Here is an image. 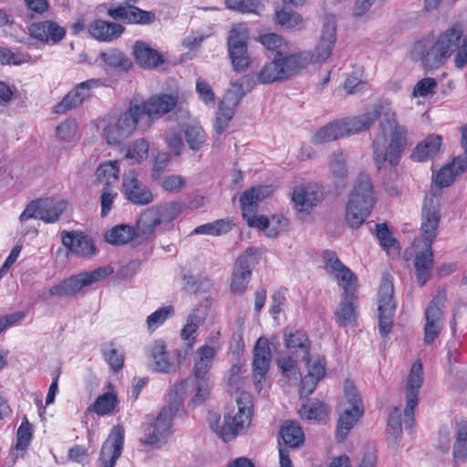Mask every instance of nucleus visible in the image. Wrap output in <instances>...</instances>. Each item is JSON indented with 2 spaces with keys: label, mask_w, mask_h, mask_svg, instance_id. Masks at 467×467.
Returning a JSON list of instances; mask_svg holds the SVG:
<instances>
[{
  "label": "nucleus",
  "mask_w": 467,
  "mask_h": 467,
  "mask_svg": "<svg viewBox=\"0 0 467 467\" xmlns=\"http://www.w3.org/2000/svg\"><path fill=\"white\" fill-rule=\"evenodd\" d=\"M119 173V166L118 161L104 162L96 171L98 180L105 182L107 185L114 182L118 179Z\"/></svg>",
  "instance_id": "864d4df0"
},
{
  "label": "nucleus",
  "mask_w": 467,
  "mask_h": 467,
  "mask_svg": "<svg viewBox=\"0 0 467 467\" xmlns=\"http://www.w3.org/2000/svg\"><path fill=\"white\" fill-rule=\"evenodd\" d=\"M186 179L178 174L165 176L161 182V188L167 192H181L186 186Z\"/></svg>",
  "instance_id": "338daca9"
},
{
  "label": "nucleus",
  "mask_w": 467,
  "mask_h": 467,
  "mask_svg": "<svg viewBox=\"0 0 467 467\" xmlns=\"http://www.w3.org/2000/svg\"><path fill=\"white\" fill-rule=\"evenodd\" d=\"M300 358H296L295 356L286 355L280 357L277 360L278 368L281 369L282 374L289 379L296 380L300 375L299 368L297 367V361Z\"/></svg>",
  "instance_id": "4d7b16f0"
},
{
  "label": "nucleus",
  "mask_w": 467,
  "mask_h": 467,
  "mask_svg": "<svg viewBox=\"0 0 467 467\" xmlns=\"http://www.w3.org/2000/svg\"><path fill=\"white\" fill-rule=\"evenodd\" d=\"M273 192L271 186L261 185L253 187L245 191L240 197V204L243 211V216L246 223H249L252 218L258 215L255 214L257 204L270 196Z\"/></svg>",
  "instance_id": "393cba45"
},
{
  "label": "nucleus",
  "mask_w": 467,
  "mask_h": 467,
  "mask_svg": "<svg viewBox=\"0 0 467 467\" xmlns=\"http://www.w3.org/2000/svg\"><path fill=\"white\" fill-rule=\"evenodd\" d=\"M357 296L355 293L344 295L336 311L337 322L342 326H351L357 318Z\"/></svg>",
  "instance_id": "4c0bfd02"
},
{
  "label": "nucleus",
  "mask_w": 467,
  "mask_h": 467,
  "mask_svg": "<svg viewBox=\"0 0 467 467\" xmlns=\"http://www.w3.org/2000/svg\"><path fill=\"white\" fill-rule=\"evenodd\" d=\"M174 314V308L172 306H166L158 308L152 314L147 317V328L152 332L161 327L169 317Z\"/></svg>",
  "instance_id": "6e6d98bb"
},
{
  "label": "nucleus",
  "mask_w": 467,
  "mask_h": 467,
  "mask_svg": "<svg viewBox=\"0 0 467 467\" xmlns=\"http://www.w3.org/2000/svg\"><path fill=\"white\" fill-rule=\"evenodd\" d=\"M148 365L156 372L168 373L174 369V364L171 361L166 350L164 341L155 340L147 348Z\"/></svg>",
  "instance_id": "a878e982"
},
{
  "label": "nucleus",
  "mask_w": 467,
  "mask_h": 467,
  "mask_svg": "<svg viewBox=\"0 0 467 467\" xmlns=\"http://www.w3.org/2000/svg\"><path fill=\"white\" fill-rule=\"evenodd\" d=\"M232 229V223L229 220L220 219L196 227L192 234L221 235Z\"/></svg>",
  "instance_id": "3c124183"
},
{
  "label": "nucleus",
  "mask_w": 467,
  "mask_h": 467,
  "mask_svg": "<svg viewBox=\"0 0 467 467\" xmlns=\"http://www.w3.org/2000/svg\"><path fill=\"white\" fill-rule=\"evenodd\" d=\"M182 402L175 397L172 404L162 408L155 422L148 427L144 438L140 440L144 445L156 447L166 441L170 434L172 418L179 410Z\"/></svg>",
  "instance_id": "9b49d317"
},
{
  "label": "nucleus",
  "mask_w": 467,
  "mask_h": 467,
  "mask_svg": "<svg viewBox=\"0 0 467 467\" xmlns=\"http://www.w3.org/2000/svg\"><path fill=\"white\" fill-rule=\"evenodd\" d=\"M378 130L372 141L374 161L379 169L396 166L408 143V130L400 124L391 103L382 100Z\"/></svg>",
  "instance_id": "f257e3e1"
},
{
  "label": "nucleus",
  "mask_w": 467,
  "mask_h": 467,
  "mask_svg": "<svg viewBox=\"0 0 467 467\" xmlns=\"http://www.w3.org/2000/svg\"><path fill=\"white\" fill-rule=\"evenodd\" d=\"M117 405V395L114 392H106L97 398L92 406V410L99 416H105L114 411Z\"/></svg>",
  "instance_id": "09e8293b"
},
{
  "label": "nucleus",
  "mask_w": 467,
  "mask_h": 467,
  "mask_svg": "<svg viewBox=\"0 0 467 467\" xmlns=\"http://www.w3.org/2000/svg\"><path fill=\"white\" fill-rule=\"evenodd\" d=\"M142 122L138 107L130 104L123 114L104 117L100 126L107 142L117 145L130 137L137 129L142 130Z\"/></svg>",
  "instance_id": "0eeeda50"
},
{
  "label": "nucleus",
  "mask_w": 467,
  "mask_h": 467,
  "mask_svg": "<svg viewBox=\"0 0 467 467\" xmlns=\"http://www.w3.org/2000/svg\"><path fill=\"white\" fill-rule=\"evenodd\" d=\"M433 266V254L431 245L423 244L422 251L416 253L415 272L418 284L422 286L430 278L431 271Z\"/></svg>",
  "instance_id": "473e14b6"
},
{
  "label": "nucleus",
  "mask_w": 467,
  "mask_h": 467,
  "mask_svg": "<svg viewBox=\"0 0 467 467\" xmlns=\"http://www.w3.org/2000/svg\"><path fill=\"white\" fill-rule=\"evenodd\" d=\"M441 203L439 196L431 192L425 196L421 210L420 239L414 242L416 247L422 242L431 245L439 233Z\"/></svg>",
  "instance_id": "9d476101"
},
{
  "label": "nucleus",
  "mask_w": 467,
  "mask_h": 467,
  "mask_svg": "<svg viewBox=\"0 0 467 467\" xmlns=\"http://www.w3.org/2000/svg\"><path fill=\"white\" fill-rule=\"evenodd\" d=\"M235 111V108L227 106L222 101L220 102L218 110L216 112V120L214 124V128L217 133L222 134L225 130Z\"/></svg>",
  "instance_id": "13d9d810"
},
{
  "label": "nucleus",
  "mask_w": 467,
  "mask_h": 467,
  "mask_svg": "<svg viewBox=\"0 0 467 467\" xmlns=\"http://www.w3.org/2000/svg\"><path fill=\"white\" fill-rule=\"evenodd\" d=\"M377 238L379 242L380 246L388 253L390 256H398L400 254V246L397 240L392 236V234L389 230L387 224L380 223L376 225Z\"/></svg>",
  "instance_id": "a18cd8bd"
},
{
  "label": "nucleus",
  "mask_w": 467,
  "mask_h": 467,
  "mask_svg": "<svg viewBox=\"0 0 467 467\" xmlns=\"http://www.w3.org/2000/svg\"><path fill=\"white\" fill-rule=\"evenodd\" d=\"M247 224L250 227L265 230L268 237L275 238L287 229L288 221L283 215H274L271 219L261 215L252 218Z\"/></svg>",
  "instance_id": "7c9ffc66"
},
{
  "label": "nucleus",
  "mask_w": 467,
  "mask_h": 467,
  "mask_svg": "<svg viewBox=\"0 0 467 467\" xmlns=\"http://www.w3.org/2000/svg\"><path fill=\"white\" fill-rule=\"evenodd\" d=\"M244 369L241 365H234L230 369V375L228 378V392L231 394H241L243 388L245 384L244 378L242 377Z\"/></svg>",
  "instance_id": "e2e57ef3"
},
{
  "label": "nucleus",
  "mask_w": 467,
  "mask_h": 467,
  "mask_svg": "<svg viewBox=\"0 0 467 467\" xmlns=\"http://www.w3.org/2000/svg\"><path fill=\"white\" fill-rule=\"evenodd\" d=\"M437 81L433 78H424L414 85L411 98L426 99L429 95L435 93Z\"/></svg>",
  "instance_id": "680f3d73"
},
{
  "label": "nucleus",
  "mask_w": 467,
  "mask_h": 467,
  "mask_svg": "<svg viewBox=\"0 0 467 467\" xmlns=\"http://www.w3.org/2000/svg\"><path fill=\"white\" fill-rule=\"evenodd\" d=\"M272 353L266 337H259L253 349V377L258 391L262 389V381L269 370Z\"/></svg>",
  "instance_id": "6ab92c4d"
},
{
  "label": "nucleus",
  "mask_w": 467,
  "mask_h": 467,
  "mask_svg": "<svg viewBox=\"0 0 467 467\" xmlns=\"http://www.w3.org/2000/svg\"><path fill=\"white\" fill-rule=\"evenodd\" d=\"M124 442V428L116 425L112 428L106 441L103 443L100 456L99 467H114L117 459L120 456Z\"/></svg>",
  "instance_id": "4be33fe9"
},
{
  "label": "nucleus",
  "mask_w": 467,
  "mask_h": 467,
  "mask_svg": "<svg viewBox=\"0 0 467 467\" xmlns=\"http://www.w3.org/2000/svg\"><path fill=\"white\" fill-rule=\"evenodd\" d=\"M375 202L373 186L368 174H360L355 181L346 210V221L352 227H359L369 215Z\"/></svg>",
  "instance_id": "39448f33"
},
{
  "label": "nucleus",
  "mask_w": 467,
  "mask_h": 467,
  "mask_svg": "<svg viewBox=\"0 0 467 467\" xmlns=\"http://www.w3.org/2000/svg\"><path fill=\"white\" fill-rule=\"evenodd\" d=\"M313 60L309 51H302L296 54L275 58L266 63L258 73V81L263 84H273L285 80L306 68Z\"/></svg>",
  "instance_id": "20e7f679"
},
{
  "label": "nucleus",
  "mask_w": 467,
  "mask_h": 467,
  "mask_svg": "<svg viewBox=\"0 0 467 467\" xmlns=\"http://www.w3.org/2000/svg\"><path fill=\"white\" fill-rule=\"evenodd\" d=\"M84 286H88L83 273L67 278L63 282L52 286L49 295L52 296H70L76 295Z\"/></svg>",
  "instance_id": "c9c22d12"
},
{
  "label": "nucleus",
  "mask_w": 467,
  "mask_h": 467,
  "mask_svg": "<svg viewBox=\"0 0 467 467\" xmlns=\"http://www.w3.org/2000/svg\"><path fill=\"white\" fill-rule=\"evenodd\" d=\"M388 432L398 442L402 435L401 411L398 407L391 410L388 420Z\"/></svg>",
  "instance_id": "69168bd1"
},
{
  "label": "nucleus",
  "mask_w": 467,
  "mask_h": 467,
  "mask_svg": "<svg viewBox=\"0 0 467 467\" xmlns=\"http://www.w3.org/2000/svg\"><path fill=\"white\" fill-rule=\"evenodd\" d=\"M299 415L302 420H321L327 415V409L320 401H309L302 405L299 410Z\"/></svg>",
  "instance_id": "603ef678"
},
{
  "label": "nucleus",
  "mask_w": 467,
  "mask_h": 467,
  "mask_svg": "<svg viewBox=\"0 0 467 467\" xmlns=\"http://www.w3.org/2000/svg\"><path fill=\"white\" fill-rule=\"evenodd\" d=\"M275 20L278 25L285 28L302 29L305 26L304 19L300 14L288 10L285 7L275 12Z\"/></svg>",
  "instance_id": "de8ad7c7"
},
{
  "label": "nucleus",
  "mask_w": 467,
  "mask_h": 467,
  "mask_svg": "<svg viewBox=\"0 0 467 467\" xmlns=\"http://www.w3.org/2000/svg\"><path fill=\"white\" fill-rule=\"evenodd\" d=\"M100 11L106 10L107 15L114 21L125 24H150L155 20V15L131 5H103Z\"/></svg>",
  "instance_id": "f3484780"
},
{
  "label": "nucleus",
  "mask_w": 467,
  "mask_h": 467,
  "mask_svg": "<svg viewBox=\"0 0 467 467\" xmlns=\"http://www.w3.org/2000/svg\"><path fill=\"white\" fill-rule=\"evenodd\" d=\"M441 145V136L430 135L420 143H418L410 157L415 161H425L431 158H433L438 153Z\"/></svg>",
  "instance_id": "f704fd0d"
},
{
  "label": "nucleus",
  "mask_w": 467,
  "mask_h": 467,
  "mask_svg": "<svg viewBox=\"0 0 467 467\" xmlns=\"http://www.w3.org/2000/svg\"><path fill=\"white\" fill-rule=\"evenodd\" d=\"M343 130L339 119L333 121L319 129L313 136L312 141L316 144L330 142L343 138Z\"/></svg>",
  "instance_id": "37998d69"
},
{
  "label": "nucleus",
  "mask_w": 467,
  "mask_h": 467,
  "mask_svg": "<svg viewBox=\"0 0 467 467\" xmlns=\"http://www.w3.org/2000/svg\"><path fill=\"white\" fill-rule=\"evenodd\" d=\"M258 262L257 250L250 247L247 248L244 253L240 255L234 264L231 289L235 295H242L250 281L252 268Z\"/></svg>",
  "instance_id": "2eb2a0df"
},
{
  "label": "nucleus",
  "mask_w": 467,
  "mask_h": 467,
  "mask_svg": "<svg viewBox=\"0 0 467 467\" xmlns=\"http://www.w3.org/2000/svg\"><path fill=\"white\" fill-rule=\"evenodd\" d=\"M195 90L200 100H202L208 107H214L215 94L208 81L202 78H197Z\"/></svg>",
  "instance_id": "0e129e2a"
},
{
  "label": "nucleus",
  "mask_w": 467,
  "mask_h": 467,
  "mask_svg": "<svg viewBox=\"0 0 467 467\" xmlns=\"http://www.w3.org/2000/svg\"><path fill=\"white\" fill-rule=\"evenodd\" d=\"M62 243L78 256L90 257L97 253L92 240L81 233H63Z\"/></svg>",
  "instance_id": "bb28decb"
},
{
  "label": "nucleus",
  "mask_w": 467,
  "mask_h": 467,
  "mask_svg": "<svg viewBox=\"0 0 467 467\" xmlns=\"http://www.w3.org/2000/svg\"><path fill=\"white\" fill-rule=\"evenodd\" d=\"M340 403L347 404V408L364 411L363 403L357 388L350 382L345 384V400Z\"/></svg>",
  "instance_id": "774afa93"
},
{
  "label": "nucleus",
  "mask_w": 467,
  "mask_h": 467,
  "mask_svg": "<svg viewBox=\"0 0 467 467\" xmlns=\"http://www.w3.org/2000/svg\"><path fill=\"white\" fill-rule=\"evenodd\" d=\"M40 220L53 223L58 221L60 215L66 211L67 203L63 200L50 198L39 199Z\"/></svg>",
  "instance_id": "e433bc0d"
},
{
  "label": "nucleus",
  "mask_w": 467,
  "mask_h": 467,
  "mask_svg": "<svg viewBox=\"0 0 467 467\" xmlns=\"http://www.w3.org/2000/svg\"><path fill=\"white\" fill-rule=\"evenodd\" d=\"M218 352L216 341L213 346L203 345L196 350L193 366V379H187L173 388L174 396L182 401L188 392H193L192 402L194 405L203 402L210 394L209 370L212 368L213 358Z\"/></svg>",
  "instance_id": "f03ea898"
},
{
  "label": "nucleus",
  "mask_w": 467,
  "mask_h": 467,
  "mask_svg": "<svg viewBox=\"0 0 467 467\" xmlns=\"http://www.w3.org/2000/svg\"><path fill=\"white\" fill-rule=\"evenodd\" d=\"M184 137L189 148L194 151L200 150L206 142L204 130L197 125L187 126L184 130Z\"/></svg>",
  "instance_id": "8fccbe9b"
},
{
  "label": "nucleus",
  "mask_w": 467,
  "mask_h": 467,
  "mask_svg": "<svg viewBox=\"0 0 467 467\" xmlns=\"http://www.w3.org/2000/svg\"><path fill=\"white\" fill-rule=\"evenodd\" d=\"M453 455L457 461L467 460V423L458 429L457 438L453 445Z\"/></svg>",
  "instance_id": "bf43d9fd"
},
{
  "label": "nucleus",
  "mask_w": 467,
  "mask_h": 467,
  "mask_svg": "<svg viewBox=\"0 0 467 467\" xmlns=\"http://www.w3.org/2000/svg\"><path fill=\"white\" fill-rule=\"evenodd\" d=\"M150 143L145 139L135 140L126 150L125 159L130 165L139 164L148 158Z\"/></svg>",
  "instance_id": "ea45409f"
},
{
  "label": "nucleus",
  "mask_w": 467,
  "mask_h": 467,
  "mask_svg": "<svg viewBox=\"0 0 467 467\" xmlns=\"http://www.w3.org/2000/svg\"><path fill=\"white\" fill-rule=\"evenodd\" d=\"M179 96L176 92L151 95L141 104H135L143 120L142 130H148L155 119L172 111L177 106Z\"/></svg>",
  "instance_id": "1a4fd4ad"
},
{
  "label": "nucleus",
  "mask_w": 467,
  "mask_h": 467,
  "mask_svg": "<svg viewBox=\"0 0 467 467\" xmlns=\"http://www.w3.org/2000/svg\"><path fill=\"white\" fill-rule=\"evenodd\" d=\"M285 346L288 355L306 359L310 354L311 344L307 335L301 330L285 332Z\"/></svg>",
  "instance_id": "cd10ccee"
},
{
  "label": "nucleus",
  "mask_w": 467,
  "mask_h": 467,
  "mask_svg": "<svg viewBox=\"0 0 467 467\" xmlns=\"http://www.w3.org/2000/svg\"><path fill=\"white\" fill-rule=\"evenodd\" d=\"M125 28L119 24L102 19L94 20L88 26V32L97 40L110 42L119 38Z\"/></svg>",
  "instance_id": "c756f323"
},
{
  "label": "nucleus",
  "mask_w": 467,
  "mask_h": 467,
  "mask_svg": "<svg viewBox=\"0 0 467 467\" xmlns=\"http://www.w3.org/2000/svg\"><path fill=\"white\" fill-rule=\"evenodd\" d=\"M237 410H233L224 416L223 422L216 419L211 422V428L224 441L234 439L251 423L253 400L247 391L241 392L236 398Z\"/></svg>",
  "instance_id": "423d86ee"
},
{
  "label": "nucleus",
  "mask_w": 467,
  "mask_h": 467,
  "mask_svg": "<svg viewBox=\"0 0 467 467\" xmlns=\"http://www.w3.org/2000/svg\"><path fill=\"white\" fill-rule=\"evenodd\" d=\"M133 56L137 64L144 68H153L163 63L161 53L143 41L135 42Z\"/></svg>",
  "instance_id": "2f4dec72"
},
{
  "label": "nucleus",
  "mask_w": 467,
  "mask_h": 467,
  "mask_svg": "<svg viewBox=\"0 0 467 467\" xmlns=\"http://www.w3.org/2000/svg\"><path fill=\"white\" fill-rule=\"evenodd\" d=\"M248 28L244 25H238L231 31L228 37V51L232 65L236 71H243L250 65L247 52Z\"/></svg>",
  "instance_id": "4468645a"
},
{
  "label": "nucleus",
  "mask_w": 467,
  "mask_h": 467,
  "mask_svg": "<svg viewBox=\"0 0 467 467\" xmlns=\"http://www.w3.org/2000/svg\"><path fill=\"white\" fill-rule=\"evenodd\" d=\"M380 106L381 101H378L364 114L339 119L344 137L358 134L368 130L379 118Z\"/></svg>",
  "instance_id": "b1692460"
},
{
  "label": "nucleus",
  "mask_w": 467,
  "mask_h": 467,
  "mask_svg": "<svg viewBox=\"0 0 467 467\" xmlns=\"http://www.w3.org/2000/svg\"><path fill=\"white\" fill-rule=\"evenodd\" d=\"M28 35L45 45H56L66 36L67 29L57 21L46 19L32 23L27 27Z\"/></svg>",
  "instance_id": "aec40b11"
},
{
  "label": "nucleus",
  "mask_w": 467,
  "mask_h": 467,
  "mask_svg": "<svg viewBox=\"0 0 467 467\" xmlns=\"http://www.w3.org/2000/svg\"><path fill=\"white\" fill-rule=\"evenodd\" d=\"M364 411L347 408V404H339V417L337 424V438L343 441L349 431L356 425L362 417Z\"/></svg>",
  "instance_id": "72a5a7b5"
},
{
  "label": "nucleus",
  "mask_w": 467,
  "mask_h": 467,
  "mask_svg": "<svg viewBox=\"0 0 467 467\" xmlns=\"http://www.w3.org/2000/svg\"><path fill=\"white\" fill-rule=\"evenodd\" d=\"M323 197L321 187L314 183L297 186L292 192L294 208L300 213L311 210L321 202Z\"/></svg>",
  "instance_id": "5701e85b"
},
{
  "label": "nucleus",
  "mask_w": 467,
  "mask_h": 467,
  "mask_svg": "<svg viewBox=\"0 0 467 467\" xmlns=\"http://www.w3.org/2000/svg\"><path fill=\"white\" fill-rule=\"evenodd\" d=\"M424 381L423 368L420 361H415L406 382V408L404 410L405 428L410 431L414 423V409L418 404L419 392Z\"/></svg>",
  "instance_id": "ddd939ff"
},
{
  "label": "nucleus",
  "mask_w": 467,
  "mask_h": 467,
  "mask_svg": "<svg viewBox=\"0 0 467 467\" xmlns=\"http://www.w3.org/2000/svg\"><path fill=\"white\" fill-rule=\"evenodd\" d=\"M57 137L63 143L75 144L79 139L78 123L74 119L60 123L57 127Z\"/></svg>",
  "instance_id": "49530a36"
},
{
  "label": "nucleus",
  "mask_w": 467,
  "mask_h": 467,
  "mask_svg": "<svg viewBox=\"0 0 467 467\" xmlns=\"http://www.w3.org/2000/svg\"><path fill=\"white\" fill-rule=\"evenodd\" d=\"M137 237V229L127 224H119L109 231L106 235V241L116 245H123Z\"/></svg>",
  "instance_id": "a19ab883"
},
{
  "label": "nucleus",
  "mask_w": 467,
  "mask_h": 467,
  "mask_svg": "<svg viewBox=\"0 0 467 467\" xmlns=\"http://www.w3.org/2000/svg\"><path fill=\"white\" fill-rule=\"evenodd\" d=\"M102 354L114 371H119L123 368L124 356L123 353L114 348L113 344L108 343L101 346Z\"/></svg>",
  "instance_id": "5fc2aeb1"
},
{
  "label": "nucleus",
  "mask_w": 467,
  "mask_h": 467,
  "mask_svg": "<svg viewBox=\"0 0 467 467\" xmlns=\"http://www.w3.org/2000/svg\"><path fill=\"white\" fill-rule=\"evenodd\" d=\"M280 435L285 442L290 448H297L303 444L305 434L298 423L292 420L285 421L280 429Z\"/></svg>",
  "instance_id": "58836bf2"
},
{
  "label": "nucleus",
  "mask_w": 467,
  "mask_h": 467,
  "mask_svg": "<svg viewBox=\"0 0 467 467\" xmlns=\"http://www.w3.org/2000/svg\"><path fill=\"white\" fill-rule=\"evenodd\" d=\"M182 208L180 202H169L145 209L137 220V237L141 241L151 240L157 227L173 221L182 213Z\"/></svg>",
  "instance_id": "6e6552de"
},
{
  "label": "nucleus",
  "mask_w": 467,
  "mask_h": 467,
  "mask_svg": "<svg viewBox=\"0 0 467 467\" xmlns=\"http://www.w3.org/2000/svg\"><path fill=\"white\" fill-rule=\"evenodd\" d=\"M467 169V157L460 156L443 166L434 176L433 182L439 188L450 186L455 178Z\"/></svg>",
  "instance_id": "c85d7f7f"
},
{
  "label": "nucleus",
  "mask_w": 467,
  "mask_h": 467,
  "mask_svg": "<svg viewBox=\"0 0 467 467\" xmlns=\"http://www.w3.org/2000/svg\"><path fill=\"white\" fill-rule=\"evenodd\" d=\"M463 24L456 22L442 31L433 44L420 40L414 45V51L420 56L429 68L439 67L456 51L462 42Z\"/></svg>",
  "instance_id": "7ed1b4c3"
},
{
  "label": "nucleus",
  "mask_w": 467,
  "mask_h": 467,
  "mask_svg": "<svg viewBox=\"0 0 467 467\" xmlns=\"http://www.w3.org/2000/svg\"><path fill=\"white\" fill-rule=\"evenodd\" d=\"M121 192L126 200L136 205L144 206L154 201L151 190L140 179L135 171L124 173Z\"/></svg>",
  "instance_id": "a211bd4d"
},
{
  "label": "nucleus",
  "mask_w": 467,
  "mask_h": 467,
  "mask_svg": "<svg viewBox=\"0 0 467 467\" xmlns=\"http://www.w3.org/2000/svg\"><path fill=\"white\" fill-rule=\"evenodd\" d=\"M101 85L99 79L91 78L78 84L55 107V112L64 114L67 111L79 107L91 97V91Z\"/></svg>",
  "instance_id": "412c9836"
},
{
  "label": "nucleus",
  "mask_w": 467,
  "mask_h": 467,
  "mask_svg": "<svg viewBox=\"0 0 467 467\" xmlns=\"http://www.w3.org/2000/svg\"><path fill=\"white\" fill-rule=\"evenodd\" d=\"M393 292L391 276L384 275L378 294L379 327L382 336H387L392 327V317L395 310Z\"/></svg>",
  "instance_id": "f8f14e48"
},
{
  "label": "nucleus",
  "mask_w": 467,
  "mask_h": 467,
  "mask_svg": "<svg viewBox=\"0 0 467 467\" xmlns=\"http://www.w3.org/2000/svg\"><path fill=\"white\" fill-rule=\"evenodd\" d=\"M446 301V291L439 290L425 310V321L443 323V306Z\"/></svg>",
  "instance_id": "c03bdc74"
},
{
  "label": "nucleus",
  "mask_w": 467,
  "mask_h": 467,
  "mask_svg": "<svg viewBox=\"0 0 467 467\" xmlns=\"http://www.w3.org/2000/svg\"><path fill=\"white\" fill-rule=\"evenodd\" d=\"M347 157L342 151L333 152L329 157V168L336 183H344L348 175Z\"/></svg>",
  "instance_id": "79ce46f5"
},
{
  "label": "nucleus",
  "mask_w": 467,
  "mask_h": 467,
  "mask_svg": "<svg viewBox=\"0 0 467 467\" xmlns=\"http://www.w3.org/2000/svg\"><path fill=\"white\" fill-rule=\"evenodd\" d=\"M104 62L110 67L128 69L131 66L130 60L123 52L118 49H110L101 54Z\"/></svg>",
  "instance_id": "052dcab7"
},
{
  "label": "nucleus",
  "mask_w": 467,
  "mask_h": 467,
  "mask_svg": "<svg viewBox=\"0 0 467 467\" xmlns=\"http://www.w3.org/2000/svg\"><path fill=\"white\" fill-rule=\"evenodd\" d=\"M325 268L327 272L344 289V295H349L356 292L358 287V278L337 257L335 252H324Z\"/></svg>",
  "instance_id": "dca6fc26"
}]
</instances>
